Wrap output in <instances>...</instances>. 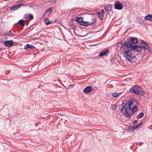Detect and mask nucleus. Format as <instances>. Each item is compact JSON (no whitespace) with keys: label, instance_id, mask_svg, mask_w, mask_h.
Instances as JSON below:
<instances>
[{"label":"nucleus","instance_id":"nucleus-27","mask_svg":"<svg viewBox=\"0 0 152 152\" xmlns=\"http://www.w3.org/2000/svg\"><path fill=\"white\" fill-rule=\"evenodd\" d=\"M149 52L150 54H152V48H149Z\"/></svg>","mask_w":152,"mask_h":152},{"label":"nucleus","instance_id":"nucleus-25","mask_svg":"<svg viewBox=\"0 0 152 152\" xmlns=\"http://www.w3.org/2000/svg\"><path fill=\"white\" fill-rule=\"evenodd\" d=\"M112 107L114 109H115L117 108V105L115 104H112L111 105Z\"/></svg>","mask_w":152,"mask_h":152},{"label":"nucleus","instance_id":"nucleus-4","mask_svg":"<svg viewBox=\"0 0 152 152\" xmlns=\"http://www.w3.org/2000/svg\"><path fill=\"white\" fill-rule=\"evenodd\" d=\"M138 42V40L136 38L134 37H131L129 39L128 42H126L124 40H122L119 43L121 44V43H126L127 44H131L132 45V46H133L134 45V46H137L136 45H135V44H133L132 43H137Z\"/></svg>","mask_w":152,"mask_h":152},{"label":"nucleus","instance_id":"nucleus-31","mask_svg":"<svg viewBox=\"0 0 152 152\" xmlns=\"http://www.w3.org/2000/svg\"><path fill=\"white\" fill-rule=\"evenodd\" d=\"M20 2L21 3L23 4L24 3L25 1L23 0V1H20Z\"/></svg>","mask_w":152,"mask_h":152},{"label":"nucleus","instance_id":"nucleus-18","mask_svg":"<svg viewBox=\"0 0 152 152\" xmlns=\"http://www.w3.org/2000/svg\"><path fill=\"white\" fill-rule=\"evenodd\" d=\"M96 19L95 18H93L92 19L91 22H89L90 25H92L94 24L96 22Z\"/></svg>","mask_w":152,"mask_h":152},{"label":"nucleus","instance_id":"nucleus-8","mask_svg":"<svg viewBox=\"0 0 152 152\" xmlns=\"http://www.w3.org/2000/svg\"><path fill=\"white\" fill-rule=\"evenodd\" d=\"M109 52V50L106 49L104 51H102L100 52L98 56L99 57H101L103 56L107 55Z\"/></svg>","mask_w":152,"mask_h":152},{"label":"nucleus","instance_id":"nucleus-10","mask_svg":"<svg viewBox=\"0 0 152 152\" xmlns=\"http://www.w3.org/2000/svg\"><path fill=\"white\" fill-rule=\"evenodd\" d=\"M22 6L21 4H18L17 5H14L12 7H11L10 10H15L20 8Z\"/></svg>","mask_w":152,"mask_h":152},{"label":"nucleus","instance_id":"nucleus-21","mask_svg":"<svg viewBox=\"0 0 152 152\" xmlns=\"http://www.w3.org/2000/svg\"><path fill=\"white\" fill-rule=\"evenodd\" d=\"M25 17H28V19L30 20H31L33 19V16L32 15L30 14H29L28 16L26 17V16H25Z\"/></svg>","mask_w":152,"mask_h":152},{"label":"nucleus","instance_id":"nucleus-28","mask_svg":"<svg viewBox=\"0 0 152 152\" xmlns=\"http://www.w3.org/2000/svg\"><path fill=\"white\" fill-rule=\"evenodd\" d=\"M50 2H56L57 0H48Z\"/></svg>","mask_w":152,"mask_h":152},{"label":"nucleus","instance_id":"nucleus-32","mask_svg":"<svg viewBox=\"0 0 152 152\" xmlns=\"http://www.w3.org/2000/svg\"><path fill=\"white\" fill-rule=\"evenodd\" d=\"M10 34V36H15V34Z\"/></svg>","mask_w":152,"mask_h":152},{"label":"nucleus","instance_id":"nucleus-3","mask_svg":"<svg viewBox=\"0 0 152 152\" xmlns=\"http://www.w3.org/2000/svg\"><path fill=\"white\" fill-rule=\"evenodd\" d=\"M129 91L138 95L142 96L144 94L143 89L139 86H134L130 89Z\"/></svg>","mask_w":152,"mask_h":152},{"label":"nucleus","instance_id":"nucleus-17","mask_svg":"<svg viewBox=\"0 0 152 152\" xmlns=\"http://www.w3.org/2000/svg\"><path fill=\"white\" fill-rule=\"evenodd\" d=\"M97 14L98 17L101 19H102L103 18V15L100 12H97Z\"/></svg>","mask_w":152,"mask_h":152},{"label":"nucleus","instance_id":"nucleus-30","mask_svg":"<svg viewBox=\"0 0 152 152\" xmlns=\"http://www.w3.org/2000/svg\"><path fill=\"white\" fill-rule=\"evenodd\" d=\"M100 12L103 15H104V11L103 9L102 10L101 12Z\"/></svg>","mask_w":152,"mask_h":152},{"label":"nucleus","instance_id":"nucleus-20","mask_svg":"<svg viewBox=\"0 0 152 152\" xmlns=\"http://www.w3.org/2000/svg\"><path fill=\"white\" fill-rule=\"evenodd\" d=\"M121 94V93H112V95L113 97H116Z\"/></svg>","mask_w":152,"mask_h":152},{"label":"nucleus","instance_id":"nucleus-2","mask_svg":"<svg viewBox=\"0 0 152 152\" xmlns=\"http://www.w3.org/2000/svg\"><path fill=\"white\" fill-rule=\"evenodd\" d=\"M133 102L129 101L126 103L121 108V113L123 115L125 114V116L130 118L132 114L135 112L137 110L136 105H134L133 107L131 106Z\"/></svg>","mask_w":152,"mask_h":152},{"label":"nucleus","instance_id":"nucleus-26","mask_svg":"<svg viewBox=\"0 0 152 152\" xmlns=\"http://www.w3.org/2000/svg\"><path fill=\"white\" fill-rule=\"evenodd\" d=\"M114 58H111L110 59V61L111 63H113L114 62Z\"/></svg>","mask_w":152,"mask_h":152},{"label":"nucleus","instance_id":"nucleus-22","mask_svg":"<svg viewBox=\"0 0 152 152\" xmlns=\"http://www.w3.org/2000/svg\"><path fill=\"white\" fill-rule=\"evenodd\" d=\"M144 115V113L143 112H141L138 114L137 116V118L138 119L141 118Z\"/></svg>","mask_w":152,"mask_h":152},{"label":"nucleus","instance_id":"nucleus-7","mask_svg":"<svg viewBox=\"0 0 152 152\" xmlns=\"http://www.w3.org/2000/svg\"><path fill=\"white\" fill-rule=\"evenodd\" d=\"M13 42L12 40H7L4 42V44L7 47H9L12 45Z\"/></svg>","mask_w":152,"mask_h":152},{"label":"nucleus","instance_id":"nucleus-5","mask_svg":"<svg viewBox=\"0 0 152 152\" xmlns=\"http://www.w3.org/2000/svg\"><path fill=\"white\" fill-rule=\"evenodd\" d=\"M114 8L118 10H121L123 8V6L120 1H116L115 3Z\"/></svg>","mask_w":152,"mask_h":152},{"label":"nucleus","instance_id":"nucleus-14","mask_svg":"<svg viewBox=\"0 0 152 152\" xmlns=\"http://www.w3.org/2000/svg\"><path fill=\"white\" fill-rule=\"evenodd\" d=\"M81 25L83 26H90L89 22L85 21H82V23H81Z\"/></svg>","mask_w":152,"mask_h":152},{"label":"nucleus","instance_id":"nucleus-16","mask_svg":"<svg viewBox=\"0 0 152 152\" xmlns=\"http://www.w3.org/2000/svg\"><path fill=\"white\" fill-rule=\"evenodd\" d=\"M142 124V122H140L138 123V124L137 125H134L133 124V129H136L138 127L140 126Z\"/></svg>","mask_w":152,"mask_h":152},{"label":"nucleus","instance_id":"nucleus-24","mask_svg":"<svg viewBox=\"0 0 152 152\" xmlns=\"http://www.w3.org/2000/svg\"><path fill=\"white\" fill-rule=\"evenodd\" d=\"M11 31H9L6 32L5 33V35L8 36H10V34H11Z\"/></svg>","mask_w":152,"mask_h":152},{"label":"nucleus","instance_id":"nucleus-13","mask_svg":"<svg viewBox=\"0 0 152 152\" xmlns=\"http://www.w3.org/2000/svg\"><path fill=\"white\" fill-rule=\"evenodd\" d=\"M75 18H76V19L75 20L76 22L80 23V24L83 19V18L82 17H75Z\"/></svg>","mask_w":152,"mask_h":152},{"label":"nucleus","instance_id":"nucleus-33","mask_svg":"<svg viewBox=\"0 0 152 152\" xmlns=\"http://www.w3.org/2000/svg\"><path fill=\"white\" fill-rule=\"evenodd\" d=\"M1 48H0V51H1Z\"/></svg>","mask_w":152,"mask_h":152},{"label":"nucleus","instance_id":"nucleus-11","mask_svg":"<svg viewBox=\"0 0 152 152\" xmlns=\"http://www.w3.org/2000/svg\"><path fill=\"white\" fill-rule=\"evenodd\" d=\"M104 10L106 11H110L112 10L110 4L105 5L104 7Z\"/></svg>","mask_w":152,"mask_h":152},{"label":"nucleus","instance_id":"nucleus-1","mask_svg":"<svg viewBox=\"0 0 152 152\" xmlns=\"http://www.w3.org/2000/svg\"><path fill=\"white\" fill-rule=\"evenodd\" d=\"M141 43L142 47L134 45L132 46L131 44H128L122 43H118V46L121 49V53L125 58L129 61L134 63L137 61L135 51L142 52L143 49L146 50L148 48V46L146 42L142 40Z\"/></svg>","mask_w":152,"mask_h":152},{"label":"nucleus","instance_id":"nucleus-29","mask_svg":"<svg viewBox=\"0 0 152 152\" xmlns=\"http://www.w3.org/2000/svg\"><path fill=\"white\" fill-rule=\"evenodd\" d=\"M137 123L138 121L136 120L134 121V125H137Z\"/></svg>","mask_w":152,"mask_h":152},{"label":"nucleus","instance_id":"nucleus-9","mask_svg":"<svg viewBox=\"0 0 152 152\" xmlns=\"http://www.w3.org/2000/svg\"><path fill=\"white\" fill-rule=\"evenodd\" d=\"M92 90V87L90 86H86L84 89L83 91L86 93H88Z\"/></svg>","mask_w":152,"mask_h":152},{"label":"nucleus","instance_id":"nucleus-6","mask_svg":"<svg viewBox=\"0 0 152 152\" xmlns=\"http://www.w3.org/2000/svg\"><path fill=\"white\" fill-rule=\"evenodd\" d=\"M24 48L26 50H33L35 48V47L31 45L27 44L24 46Z\"/></svg>","mask_w":152,"mask_h":152},{"label":"nucleus","instance_id":"nucleus-12","mask_svg":"<svg viewBox=\"0 0 152 152\" xmlns=\"http://www.w3.org/2000/svg\"><path fill=\"white\" fill-rule=\"evenodd\" d=\"M145 19L146 20H148L149 21L152 20V14H148L145 17Z\"/></svg>","mask_w":152,"mask_h":152},{"label":"nucleus","instance_id":"nucleus-15","mask_svg":"<svg viewBox=\"0 0 152 152\" xmlns=\"http://www.w3.org/2000/svg\"><path fill=\"white\" fill-rule=\"evenodd\" d=\"M18 23L20 26L23 27L25 25V21L23 19H20L18 21Z\"/></svg>","mask_w":152,"mask_h":152},{"label":"nucleus","instance_id":"nucleus-23","mask_svg":"<svg viewBox=\"0 0 152 152\" xmlns=\"http://www.w3.org/2000/svg\"><path fill=\"white\" fill-rule=\"evenodd\" d=\"M52 9L51 8H50L49 10H47L46 11V13L48 12L49 14H50L52 12Z\"/></svg>","mask_w":152,"mask_h":152},{"label":"nucleus","instance_id":"nucleus-19","mask_svg":"<svg viewBox=\"0 0 152 152\" xmlns=\"http://www.w3.org/2000/svg\"><path fill=\"white\" fill-rule=\"evenodd\" d=\"M45 22L46 26H48V25L50 24L51 23V22L49 21L48 19L47 18H45Z\"/></svg>","mask_w":152,"mask_h":152}]
</instances>
